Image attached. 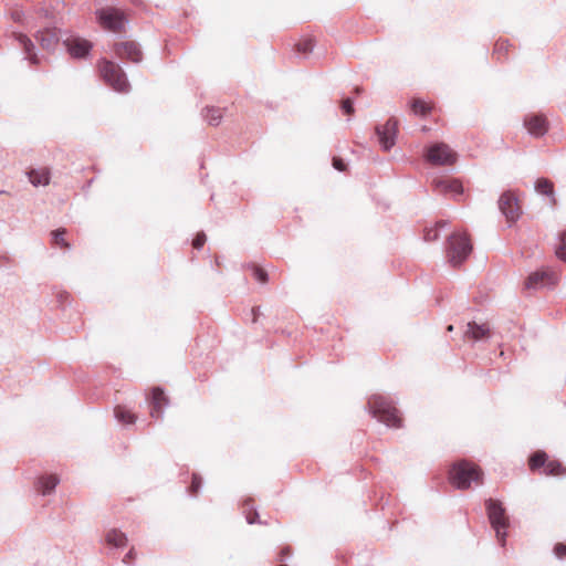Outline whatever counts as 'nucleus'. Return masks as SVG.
<instances>
[{
	"label": "nucleus",
	"instance_id": "f257e3e1",
	"mask_svg": "<svg viewBox=\"0 0 566 566\" xmlns=\"http://www.w3.org/2000/svg\"><path fill=\"white\" fill-rule=\"evenodd\" d=\"M366 408L371 417L385 423L387 427H401V418L398 409L394 406L389 398L374 394L368 398Z\"/></svg>",
	"mask_w": 566,
	"mask_h": 566
},
{
	"label": "nucleus",
	"instance_id": "f03ea898",
	"mask_svg": "<svg viewBox=\"0 0 566 566\" xmlns=\"http://www.w3.org/2000/svg\"><path fill=\"white\" fill-rule=\"evenodd\" d=\"M99 27L113 33L125 32L128 19L125 12L116 7H103L95 11Z\"/></svg>",
	"mask_w": 566,
	"mask_h": 566
},
{
	"label": "nucleus",
	"instance_id": "7ed1b4c3",
	"mask_svg": "<svg viewBox=\"0 0 566 566\" xmlns=\"http://www.w3.org/2000/svg\"><path fill=\"white\" fill-rule=\"evenodd\" d=\"M99 72L103 80L115 91L119 93H127L129 91V83L122 66L113 61L103 59L99 62Z\"/></svg>",
	"mask_w": 566,
	"mask_h": 566
},
{
	"label": "nucleus",
	"instance_id": "20e7f679",
	"mask_svg": "<svg viewBox=\"0 0 566 566\" xmlns=\"http://www.w3.org/2000/svg\"><path fill=\"white\" fill-rule=\"evenodd\" d=\"M472 251V244L464 233L453 232L448 239L447 256L452 266H459Z\"/></svg>",
	"mask_w": 566,
	"mask_h": 566
},
{
	"label": "nucleus",
	"instance_id": "39448f33",
	"mask_svg": "<svg viewBox=\"0 0 566 566\" xmlns=\"http://www.w3.org/2000/svg\"><path fill=\"white\" fill-rule=\"evenodd\" d=\"M485 506L490 523L495 531L496 537L501 545H504L506 538V530L509 527V518L506 516L505 509L500 501L493 499H489L485 502Z\"/></svg>",
	"mask_w": 566,
	"mask_h": 566
},
{
	"label": "nucleus",
	"instance_id": "423d86ee",
	"mask_svg": "<svg viewBox=\"0 0 566 566\" xmlns=\"http://www.w3.org/2000/svg\"><path fill=\"white\" fill-rule=\"evenodd\" d=\"M481 472L479 469L467 461L454 463L450 471V481L459 490L470 488L472 482L480 480Z\"/></svg>",
	"mask_w": 566,
	"mask_h": 566
},
{
	"label": "nucleus",
	"instance_id": "0eeeda50",
	"mask_svg": "<svg viewBox=\"0 0 566 566\" xmlns=\"http://www.w3.org/2000/svg\"><path fill=\"white\" fill-rule=\"evenodd\" d=\"M426 159L434 166L453 165L457 153L444 143H436L427 149Z\"/></svg>",
	"mask_w": 566,
	"mask_h": 566
},
{
	"label": "nucleus",
	"instance_id": "6e6552de",
	"mask_svg": "<svg viewBox=\"0 0 566 566\" xmlns=\"http://www.w3.org/2000/svg\"><path fill=\"white\" fill-rule=\"evenodd\" d=\"M499 209L501 210L502 214L506 218L509 227H512V224L521 216V210L517 205V198L511 191H505L501 195L499 199Z\"/></svg>",
	"mask_w": 566,
	"mask_h": 566
},
{
	"label": "nucleus",
	"instance_id": "1a4fd4ad",
	"mask_svg": "<svg viewBox=\"0 0 566 566\" xmlns=\"http://www.w3.org/2000/svg\"><path fill=\"white\" fill-rule=\"evenodd\" d=\"M114 53L120 60H128L133 63L143 61V52L139 44L135 41L126 40L114 44Z\"/></svg>",
	"mask_w": 566,
	"mask_h": 566
},
{
	"label": "nucleus",
	"instance_id": "9d476101",
	"mask_svg": "<svg viewBox=\"0 0 566 566\" xmlns=\"http://www.w3.org/2000/svg\"><path fill=\"white\" fill-rule=\"evenodd\" d=\"M557 282V275L555 272L545 269L531 273L525 282L527 290H541L544 287H551Z\"/></svg>",
	"mask_w": 566,
	"mask_h": 566
},
{
	"label": "nucleus",
	"instance_id": "9b49d317",
	"mask_svg": "<svg viewBox=\"0 0 566 566\" xmlns=\"http://www.w3.org/2000/svg\"><path fill=\"white\" fill-rule=\"evenodd\" d=\"M398 132V120L389 118L384 125L376 127V134L384 150H390L395 143Z\"/></svg>",
	"mask_w": 566,
	"mask_h": 566
},
{
	"label": "nucleus",
	"instance_id": "f8f14e48",
	"mask_svg": "<svg viewBox=\"0 0 566 566\" xmlns=\"http://www.w3.org/2000/svg\"><path fill=\"white\" fill-rule=\"evenodd\" d=\"M67 52L74 59H83L85 57L91 49L92 43L87 40L73 38L64 41Z\"/></svg>",
	"mask_w": 566,
	"mask_h": 566
},
{
	"label": "nucleus",
	"instance_id": "ddd939ff",
	"mask_svg": "<svg viewBox=\"0 0 566 566\" xmlns=\"http://www.w3.org/2000/svg\"><path fill=\"white\" fill-rule=\"evenodd\" d=\"M528 133L534 137H542L546 134L548 125L546 119L539 115H530L524 119Z\"/></svg>",
	"mask_w": 566,
	"mask_h": 566
},
{
	"label": "nucleus",
	"instance_id": "4468645a",
	"mask_svg": "<svg viewBox=\"0 0 566 566\" xmlns=\"http://www.w3.org/2000/svg\"><path fill=\"white\" fill-rule=\"evenodd\" d=\"M168 406V398L165 396L160 388H154L151 394V410L150 416L155 419H160L164 413V408Z\"/></svg>",
	"mask_w": 566,
	"mask_h": 566
},
{
	"label": "nucleus",
	"instance_id": "2eb2a0df",
	"mask_svg": "<svg viewBox=\"0 0 566 566\" xmlns=\"http://www.w3.org/2000/svg\"><path fill=\"white\" fill-rule=\"evenodd\" d=\"M433 186L440 192H450L454 196H460L463 192L462 185L457 179H434Z\"/></svg>",
	"mask_w": 566,
	"mask_h": 566
},
{
	"label": "nucleus",
	"instance_id": "dca6fc26",
	"mask_svg": "<svg viewBox=\"0 0 566 566\" xmlns=\"http://www.w3.org/2000/svg\"><path fill=\"white\" fill-rule=\"evenodd\" d=\"M36 40L44 50L51 51L59 42V34L55 29H45L36 34Z\"/></svg>",
	"mask_w": 566,
	"mask_h": 566
},
{
	"label": "nucleus",
	"instance_id": "f3484780",
	"mask_svg": "<svg viewBox=\"0 0 566 566\" xmlns=\"http://www.w3.org/2000/svg\"><path fill=\"white\" fill-rule=\"evenodd\" d=\"M29 181L34 186H46L50 184L51 174L48 168H35L28 171Z\"/></svg>",
	"mask_w": 566,
	"mask_h": 566
},
{
	"label": "nucleus",
	"instance_id": "a211bd4d",
	"mask_svg": "<svg viewBox=\"0 0 566 566\" xmlns=\"http://www.w3.org/2000/svg\"><path fill=\"white\" fill-rule=\"evenodd\" d=\"M104 541L114 548H123L127 544V536L117 528H111L106 532Z\"/></svg>",
	"mask_w": 566,
	"mask_h": 566
},
{
	"label": "nucleus",
	"instance_id": "6ab92c4d",
	"mask_svg": "<svg viewBox=\"0 0 566 566\" xmlns=\"http://www.w3.org/2000/svg\"><path fill=\"white\" fill-rule=\"evenodd\" d=\"M490 328L486 324H476L475 322H470L467 325L465 337L472 338L473 340H481L484 337L489 336Z\"/></svg>",
	"mask_w": 566,
	"mask_h": 566
},
{
	"label": "nucleus",
	"instance_id": "aec40b11",
	"mask_svg": "<svg viewBox=\"0 0 566 566\" xmlns=\"http://www.w3.org/2000/svg\"><path fill=\"white\" fill-rule=\"evenodd\" d=\"M59 482V478L54 474L42 476L38 480L36 490L44 496L50 495L53 493Z\"/></svg>",
	"mask_w": 566,
	"mask_h": 566
},
{
	"label": "nucleus",
	"instance_id": "412c9836",
	"mask_svg": "<svg viewBox=\"0 0 566 566\" xmlns=\"http://www.w3.org/2000/svg\"><path fill=\"white\" fill-rule=\"evenodd\" d=\"M17 40L24 51L25 59L29 60L32 64H38L39 59L36 53L34 52L33 42L25 34L22 33H19L17 35Z\"/></svg>",
	"mask_w": 566,
	"mask_h": 566
},
{
	"label": "nucleus",
	"instance_id": "4be33fe9",
	"mask_svg": "<svg viewBox=\"0 0 566 566\" xmlns=\"http://www.w3.org/2000/svg\"><path fill=\"white\" fill-rule=\"evenodd\" d=\"M114 416L116 420L124 426L134 424L137 419L130 410L122 406L115 407Z\"/></svg>",
	"mask_w": 566,
	"mask_h": 566
},
{
	"label": "nucleus",
	"instance_id": "5701e85b",
	"mask_svg": "<svg viewBox=\"0 0 566 566\" xmlns=\"http://www.w3.org/2000/svg\"><path fill=\"white\" fill-rule=\"evenodd\" d=\"M535 190L542 195L552 198V201L555 202L553 184L546 178H539L535 182Z\"/></svg>",
	"mask_w": 566,
	"mask_h": 566
},
{
	"label": "nucleus",
	"instance_id": "b1692460",
	"mask_svg": "<svg viewBox=\"0 0 566 566\" xmlns=\"http://www.w3.org/2000/svg\"><path fill=\"white\" fill-rule=\"evenodd\" d=\"M202 115L208 124L212 126L219 125L222 119L221 111L218 107H207Z\"/></svg>",
	"mask_w": 566,
	"mask_h": 566
},
{
	"label": "nucleus",
	"instance_id": "393cba45",
	"mask_svg": "<svg viewBox=\"0 0 566 566\" xmlns=\"http://www.w3.org/2000/svg\"><path fill=\"white\" fill-rule=\"evenodd\" d=\"M448 226V221L441 220L436 223L433 228H427L424 230V240L428 242L436 241L439 238V228H444Z\"/></svg>",
	"mask_w": 566,
	"mask_h": 566
},
{
	"label": "nucleus",
	"instance_id": "a878e982",
	"mask_svg": "<svg viewBox=\"0 0 566 566\" xmlns=\"http://www.w3.org/2000/svg\"><path fill=\"white\" fill-rule=\"evenodd\" d=\"M546 460H547L546 453L543 452V451H537L530 459V468L532 470H536V469H539L542 467L545 468Z\"/></svg>",
	"mask_w": 566,
	"mask_h": 566
},
{
	"label": "nucleus",
	"instance_id": "bb28decb",
	"mask_svg": "<svg viewBox=\"0 0 566 566\" xmlns=\"http://www.w3.org/2000/svg\"><path fill=\"white\" fill-rule=\"evenodd\" d=\"M563 471V467L558 461H549L545 464L544 472L546 475H558Z\"/></svg>",
	"mask_w": 566,
	"mask_h": 566
},
{
	"label": "nucleus",
	"instance_id": "cd10ccee",
	"mask_svg": "<svg viewBox=\"0 0 566 566\" xmlns=\"http://www.w3.org/2000/svg\"><path fill=\"white\" fill-rule=\"evenodd\" d=\"M411 108L416 115H426L430 111L429 106L421 99H415L411 103Z\"/></svg>",
	"mask_w": 566,
	"mask_h": 566
},
{
	"label": "nucleus",
	"instance_id": "c85d7f7f",
	"mask_svg": "<svg viewBox=\"0 0 566 566\" xmlns=\"http://www.w3.org/2000/svg\"><path fill=\"white\" fill-rule=\"evenodd\" d=\"M296 49L300 53L307 54L314 49V41L312 39H304L296 44Z\"/></svg>",
	"mask_w": 566,
	"mask_h": 566
},
{
	"label": "nucleus",
	"instance_id": "c756f323",
	"mask_svg": "<svg viewBox=\"0 0 566 566\" xmlns=\"http://www.w3.org/2000/svg\"><path fill=\"white\" fill-rule=\"evenodd\" d=\"M65 230L64 229H57L52 232L53 241L56 245L61 248H69V244L64 240Z\"/></svg>",
	"mask_w": 566,
	"mask_h": 566
},
{
	"label": "nucleus",
	"instance_id": "7c9ffc66",
	"mask_svg": "<svg viewBox=\"0 0 566 566\" xmlns=\"http://www.w3.org/2000/svg\"><path fill=\"white\" fill-rule=\"evenodd\" d=\"M202 485V479L199 474L197 473H193L192 474V481H191V485L189 486V492L191 495H196L200 488Z\"/></svg>",
	"mask_w": 566,
	"mask_h": 566
},
{
	"label": "nucleus",
	"instance_id": "2f4dec72",
	"mask_svg": "<svg viewBox=\"0 0 566 566\" xmlns=\"http://www.w3.org/2000/svg\"><path fill=\"white\" fill-rule=\"evenodd\" d=\"M556 255L560 260L566 261V231L560 235V243L556 249Z\"/></svg>",
	"mask_w": 566,
	"mask_h": 566
},
{
	"label": "nucleus",
	"instance_id": "473e14b6",
	"mask_svg": "<svg viewBox=\"0 0 566 566\" xmlns=\"http://www.w3.org/2000/svg\"><path fill=\"white\" fill-rule=\"evenodd\" d=\"M207 241V237L205 234V232H199L196 238L193 239L192 241V245L195 249H201L203 247V244L206 243Z\"/></svg>",
	"mask_w": 566,
	"mask_h": 566
},
{
	"label": "nucleus",
	"instance_id": "72a5a7b5",
	"mask_svg": "<svg viewBox=\"0 0 566 566\" xmlns=\"http://www.w3.org/2000/svg\"><path fill=\"white\" fill-rule=\"evenodd\" d=\"M254 272V277L261 282V283H265L268 281V273L265 271H263L262 269H259V268H255L253 270Z\"/></svg>",
	"mask_w": 566,
	"mask_h": 566
},
{
	"label": "nucleus",
	"instance_id": "f704fd0d",
	"mask_svg": "<svg viewBox=\"0 0 566 566\" xmlns=\"http://www.w3.org/2000/svg\"><path fill=\"white\" fill-rule=\"evenodd\" d=\"M342 109L346 113V114H352L354 112V108H353V101L350 98H345L342 103Z\"/></svg>",
	"mask_w": 566,
	"mask_h": 566
},
{
	"label": "nucleus",
	"instance_id": "c9c22d12",
	"mask_svg": "<svg viewBox=\"0 0 566 566\" xmlns=\"http://www.w3.org/2000/svg\"><path fill=\"white\" fill-rule=\"evenodd\" d=\"M554 552L558 558H564L566 556V544H557Z\"/></svg>",
	"mask_w": 566,
	"mask_h": 566
},
{
	"label": "nucleus",
	"instance_id": "e433bc0d",
	"mask_svg": "<svg viewBox=\"0 0 566 566\" xmlns=\"http://www.w3.org/2000/svg\"><path fill=\"white\" fill-rule=\"evenodd\" d=\"M333 167L338 171H344L346 169V164L344 163L343 159L334 157Z\"/></svg>",
	"mask_w": 566,
	"mask_h": 566
},
{
	"label": "nucleus",
	"instance_id": "4c0bfd02",
	"mask_svg": "<svg viewBox=\"0 0 566 566\" xmlns=\"http://www.w3.org/2000/svg\"><path fill=\"white\" fill-rule=\"evenodd\" d=\"M135 555H136L135 549L134 548L129 549L128 553L124 556L123 563L128 564L129 559L135 558Z\"/></svg>",
	"mask_w": 566,
	"mask_h": 566
},
{
	"label": "nucleus",
	"instance_id": "58836bf2",
	"mask_svg": "<svg viewBox=\"0 0 566 566\" xmlns=\"http://www.w3.org/2000/svg\"><path fill=\"white\" fill-rule=\"evenodd\" d=\"M258 517H259V514H258V512L255 511L252 515H248V516H247V522H248L249 524L261 523V522L258 520Z\"/></svg>",
	"mask_w": 566,
	"mask_h": 566
},
{
	"label": "nucleus",
	"instance_id": "ea45409f",
	"mask_svg": "<svg viewBox=\"0 0 566 566\" xmlns=\"http://www.w3.org/2000/svg\"><path fill=\"white\" fill-rule=\"evenodd\" d=\"M258 313H259V308H254V310H252V314H253V322H255V321H256Z\"/></svg>",
	"mask_w": 566,
	"mask_h": 566
},
{
	"label": "nucleus",
	"instance_id": "a19ab883",
	"mask_svg": "<svg viewBox=\"0 0 566 566\" xmlns=\"http://www.w3.org/2000/svg\"><path fill=\"white\" fill-rule=\"evenodd\" d=\"M281 554H282V556H285V555L290 554L289 548H284V549H282ZM283 558H284V557H282V559H283Z\"/></svg>",
	"mask_w": 566,
	"mask_h": 566
},
{
	"label": "nucleus",
	"instance_id": "79ce46f5",
	"mask_svg": "<svg viewBox=\"0 0 566 566\" xmlns=\"http://www.w3.org/2000/svg\"><path fill=\"white\" fill-rule=\"evenodd\" d=\"M453 329V326L452 325H449L448 326V331L451 332Z\"/></svg>",
	"mask_w": 566,
	"mask_h": 566
},
{
	"label": "nucleus",
	"instance_id": "37998d69",
	"mask_svg": "<svg viewBox=\"0 0 566 566\" xmlns=\"http://www.w3.org/2000/svg\"><path fill=\"white\" fill-rule=\"evenodd\" d=\"M250 503H251V499H248V500L245 501V505H249Z\"/></svg>",
	"mask_w": 566,
	"mask_h": 566
}]
</instances>
